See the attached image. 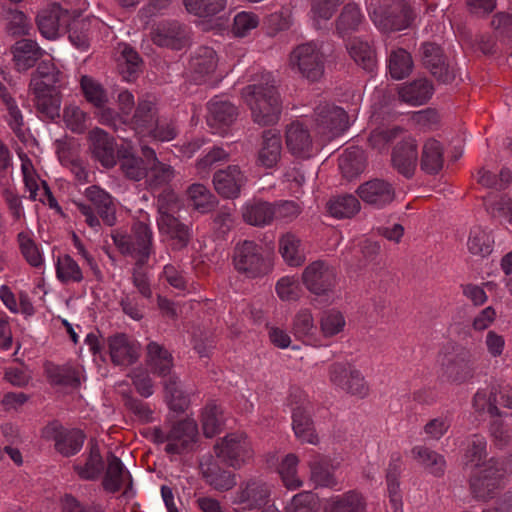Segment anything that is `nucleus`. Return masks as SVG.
Listing matches in <instances>:
<instances>
[{"instance_id": "37998d69", "label": "nucleus", "mask_w": 512, "mask_h": 512, "mask_svg": "<svg viewBox=\"0 0 512 512\" xmlns=\"http://www.w3.org/2000/svg\"><path fill=\"white\" fill-rule=\"evenodd\" d=\"M165 399L170 410L176 413H184L190 404L189 396L180 388L178 376H171L163 382Z\"/></svg>"}, {"instance_id": "f3484780", "label": "nucleus", "mask_w": 512, "mask_h": 512, "mask_svg": "<svg viewBox=\"0 0 512 512\" xmlns=\"http://www.w3.org/2000/svg\"><path fill=\"white\" fill-rule=\"evenodd\" d=\"M171 443H167L168 454H182L192 450L198 438L197 423L190 418L178 421L170 429Z\"/></svg>"}, {"instance_id": "9b49d317", "label": "nucleus", "mask_w": 512, "mask_h": 512, "mask_svg": "<svg viewBox=\"0 0 512 512\" xmlns=\"http://www.w3.org/2000/svg\"><path fill=\"white\" fill-rule=\"evenodd\" d=\"M133 238L127 239L125 236L120 238L112 234L114 243L124 252L138 257L136 266L142 267L148 261L152 247V231L148 224L137 222L132 227Z\"/></svg>"}, {"instance_id": "4be33fe9", "label": "nucleus", "mask_w": 512, "mask_h": 512, "mask_svg": "<svg viewBox=\"0 0 512 512\" xmlns=\"http://www.w3.org/2000/svg\"><path fill=\"white\" fill-rule=\"evenodd\" d=\"M109 354L115 365L130 366L138 361L141 345L125 334H118L108 339Z\"/></svg>"}, {"instance_id": "4d7b16f0", "label": "nucleus", "mask_w": 512, "mask_h": 512, "mask_svg": "<svg viewBox=\"0 0 512 512\" xmlns=\"http://www.w3.org/2000/svg\"><path fill=\"white\" fill-rule=\"evenodd\" d=\"M298 462V457L290 453L285 456L278 467L284 485L290 490L297 489L302 485V481L297 477Z\"/></svg>"}, {"instance_id": "5701e85b", "label": "nucleus", "mask_w": 512, "mask_h": 512, "mask_svg": "<svg viewBox=\"0 0 512 512\" xmlns=\"http://www.w3.org/2000/svg\"><path fill=\"white\" fill-rule=\"evenodd\" d=\"M141 153L147 161V183L154 190L165 186L174 178V169L171 165L165 164L157 158L156 152L151 147L144 145Z\"/></svg>"}, {"instance_id": "9d476101", "label": "nucleus", "mask_w": 512, "mask_h": 512, "mask_svg": "<svg viewBox=\"0 0 512 512\" xmlns=\"http://www.w3.org/2000/svg\"><path fill=\"white\" fill-rule=\"evenodd\" d=\"M313 118L320 134H331L333 137L341 135L350 125L347 112L329 102H320L314 108Z\"/></svg>"}, {"instance_id": "a19ab883", "label": "nucleus", "mask_w": 512, "mask_h": 512, "mask_svg": "<svg viewBox=\"0 0 512 512\" xmlns=\"http://www.w3.org/2000/svg\"><path fill=\"white\" fill-rule=\"evenodd\" d=\"M346 48L357 65L367 72L374 71L377 66L376 53L367 42L354 38L346 45Z\"/></svg>"}, {"instance_id": "1a4fd4ad", "label": "nucleus", "mask_w": 512, "mask_h": 512, "mask_svg": "<svg viewBox=\"0 0 512 512\" xmlns=\"http://www.w3.org/2000/svg\"><path fill=\"white\" fill-rule=\"evenodd\" d=\"M216 458L234 469H239L253 457V449L247 436L230 433L214 445Z\"/></svg>"}, {"instance_id": "13d9d810", "label": "nucleus", "mask_w": 512, "mask_h": 512, "mask_svg": "<svg viewBox=\"0 0 512 512\" xmlns=\"http://www.w3.org/2000/svg\"><path fill=\"white\" fill-rule=\"evenodd\" d=\"M188 12L199 17H211L226 6V0H183Z\"/></svg>"}, {"instance_id": "6e6d98bb", "label": "nucleus", "mask_w": 512, "mask_h": 512, "mask_svg": "<svg viewBox=\"0 0 512 512\" xmlns=\"http://www.w3.org/2000/svg\"><path fill=\"white\" fill-rule=\"evenodd\" d=\"M493 243L494 241L490 234L480 227H475L470 231L467 246L472 254L486 257L491 254Z\"/></svg>"}, {"instance_id": "6ab92c4d", "label": "nucleus", "mask_w": 512, "mask_h": 512, "mask_svg": "<svg viewBox=\"0 0 512 512\" xmlns=\"http://www.w3.org/2000/svg\"><path fill=\"white\" fill-rule=\"evenodd\" d=\"M246 181L247 179L238 165H229L225 169L216 171L213 175V185L216 192L226 199L239 197Z\"/></svg>"}, {"instance_id": "774afa93", "label": "nucleus", "mask_w": 512, "mask_h": 512, "mask_svg": "<svg viewBox=\"0 0 512 512\" xmlns=\"http://www.w3.org/2000/svg\"><path fill=\"white\" fill-rule=\"evenodd\" d=\"M495 36L501 40L512 39V14L507 12L496 13L491 21Z\"/></svg>"}, {"instance_id": "c756f323", "label": "nucleus", "mask_w": 512, "mask_h": 512, "mask_svg": "<svg viewBox=\"0 0 512 512\" xmlns=\"http://www.w3.org/2000/svg\"><path fill=\"white\" fill-rule=\"evenodd\" d=\"M119 168L125 178L131 181H141L147 178L146 157L137 156L131 148L121 147L117 152Z\"/></svg>"}, {"instance_id": "69168bd1", "label": "nucleus", "mask_w": 512, "mask_h": 512, "mask_svg": "<svg viewBox=\"0 0 512 512\" xmlns=\"http://www.w3.org/2000/svg\"><path fill=\"white\" fill-rule=\"evenodd\" d=\"M318 505L317 496L310 491H303L295 495L285 512H314Z\"/></svg>"}, {"instance_id": "a878e982", "label": "nucleus", "mask_w": 512, "mask_h": 512, "mask_svg": "<svg viewBox=\"0 0 512 512\" xmlns=\"http://www.w3.org/2000/svg\"><path fill=\"white\" fill-rule=\"evenodd\" d=\"M286 146L296 157L310 158L313 142L309 130L299 122L291 123L286 129Z\"/></svg>"}, {"instance_id": "49530a36", "label": "nucleus", "mask_w": 512, "mask_h": 512, "mask_svg": "<svg viewBox=\"0 0 512 512\" xmlns=\"http://www.w3.org/2000/svg\"><path fill=\"white\" fill-rule=\"evenodd\" d=\"M324 512H365V502L359 493L349 491L331 499L324 507Z\"/></svg>"}, {"instance_id": "603ef678", "label": "nucleus", "mask_w": 512, "mask_h": 512, "mask_svg": "<svg viewBox=\"0 0 512 512\" xmlns=\"http://www.w3.org/2000/svg\"><path fill=\"white\" fill-rule=\"evenodd\" d=\"M388 68L394 79L400 80L407 77L413 68L411 55L402 48L392 51L388 60Z\"/></svg>"}, {"instance_id": "cd10ccee", "label": "nucleus", "mask_w": 512, "mask_h": 512, "mask_svg": "<svg viewBox=\"0 0 512 512\" xmlns=\"http://www.w3.org/2000/svg\"><path fill=\"white\" fill-rule=\"evenodd\" d=\"M147 365L151 372L162 378V383L171 376H177L173 371V357L171 353L157 342L147 345Z\"/></svg>"}, {"instance_id": "6e6552de", "label": "nucleus", "mask_w": 512, "mask_h": 512, "mask_svg": "<svg viewBox=\"0 0 512 512\" xmlns=\"http://www.w3.org/2000/svg\"><path fill=\"white\" fill-rule=\"evenodd\" d=\"M423 67L440 84H451L456 78V69L449 63L443 48L435 42H423L419 47Z\"/></svg>"}, {"instance_id": "8fccbe9b", "label": "nucleus", "mask_w": 512, "mask_h": 512, "mask_svg": "<svg viewBox=\"0 0 512 512\" xmlns=\"http://www.w3.org/2000/svg\"><path fill=\"white\" fill-rule=\"evenodd\" d=\"M119 149L116 147L114 137L98 128V161L105 168H112L118 163L117 152Z\"/></svg>"}, {"instance_id": "e433bc0d", "label": "nucleus", "mask_w": 512, "mask_h": 512, "mask_svg": "<svg viewBox=\"0 0 512 512\" xmlns=\"http://www.w3.org/2000/svg\"><path fill=\"white\" fill-rule=\"evenodd\" d=\"M363 21V15L359 7L354 3L346 4L335 20V32L344 38L359 29Z\"/></svg>"}, {"instance_id": "0eeeda50", "label": "nucleus", "mask_w": 512, "mask_h": 512, "mask_svg": "<svg viewBox=\"0 0 512 512\" xmlns=\"http://www.w3.org/2000/svg\"><path fill=\"white\" fill-rule=\"evenodd\" d=\"M79 17V11L69 10L58 3H52L38 12L36 24L43 37L55 39L62 33H66L71 25H76V18Z\"/></svg>"}, {"instance_id": "412c9836", "label": "nucleus", "mask_w": 512, "mask_h": 512, "mask_svg": "<svg viewBox=\"0 0 512 512\" xmlns=\"http://www.w3.org/2000/svg\"><path fill=\"white\" fill-rule=\"evenodd\" d=\"M63 79L64 74L51 60H43L31 74L29 87L32 93L56 92L62 86Z\"/></svg>"}, {"instance_id": "58836bf2", "label": "nucleus", "mask_w": 512, "mask_h": 512, "mask_svg": "<svg viewBox=\"0 0 512 512\" xmlns=\"http://www.w3.org/2000/svg\"><path fill=\"white\" fill-rule=\"evenodd\" d=\"M216 66V53L210 47H200L189 61V69L194 74L196 82H200L205 75L214 72Z\"/></svg>"}, {"instance_id": "7c9ffc66", "label": "nucleus", "mask_w": 512, "mask_h": 512, "mask_svg": "<svg viewBox=\"0 0 512 512\" xmlns=\"http://www.w3.org/2000/svg\"><path fill=\"white\" fill-rule=\"evenodd\" d=\"M270 490L267 484L261 480L251 479L237 494V502L245 504L251 509H260L268 502Z\"/></svg>"}, {"instance_id": "de8ad7c7", "label": "nucleus", "mask_w": 512, "mask_h": 512, "mask_svg": "<svg viewBox=\"0 0 512 512\" xmlns=\"http://www.w3.org/2000/svg\"><path fill=\"white\" fill-rule=\"evenodd\" d=\"M300 246V239L292 233H286L279 239V252L288 265L300 266L304 263Z\"/></svg>"}, {"instance_id": "f257e3e1", "label": "nucleus", "mask_w": 512, "mask_h": 512, "mask_svg": "<svg viewBox=\"0 0 512 512\" xmlns=\"http://www.w3.org/2000/svg\"><path fill=\"white\" fill-rule=\"evenodd\" d=\"M242 96L256 124L270 126L279 121L282 101L276 81L271 74H264L257 83L243 88Z\"/></svg>"}, {"instance_id": "f03ea898", "label": "nucleus", "mask_w": 512, "mask_h": 512, "mask_svg": "<svg viewBox=\"0 0 512 512\" xmlns=\"http://www.w3.org/2000/svg\"><path fill=\"white\" fill-rule=\"evenodd\" d=\"M440 377L452 385L470 382L476 372L471 351L457 343H447L439 354Z\"/></svg>"}, {"instance_id": "a18cd8bd", "label": "nucleus", "mask_w": 512, "mask_h": 512, "mask_svg": "<svg viewBox=\"0 0 512 512\" xmlns=\"http://www.w3.org/2000/svg\"><path fill=\"white\" fill-rule=\"evenodd\" d=\"M360 208L358 198L352 194L339 195L327 203L328 212L335 218H351L360 211Z\"/></svg>"}, {"instance_id": "338daca9", "label": "nucleus", "mask_w": 512, "mask_h": 512, "mask_svg": "<svg viewBox=\"0 0 512 512\" xmlns=\"http://www.w3.org/2000/svg\"><path fill=\"white\" fill-rule=\"evenodd\" d=\"M18 242L26 261L33 267H40L43 258L35 242L24 232L18 234Z\"/></svg>"}, {"instance_id": "a211bd4d", "label": "nucleus", "mask_w": 512, "mask_h": 512, "mask_svg": "<svg viewBox=\"0 0 512 512\" xmlns=\"http://www.w3.org/2000/svg\"><path fill=\"white\" fill-rule=\"evenodd\" d=\"M418 160L417 142L408 137L398 142L391 154L392 167L402 176L411 179L416 170Z\"/></svg>"}, {"instance_id": "bb28decb", "label": "nucleus", "mask_w": 512, "mask_h": 512, "mask_svg": "<svg viewBox=\"0 0 512 512\" xmlns=\"http://www.w3.org/2000/svg\"><path fill=\"white\" fill-rule=\"evenodd\" d=\"M292 429L300 442L312 445L319 443L311 411L307 406L299 405L292 409Z\"/></svg>"}, {"instance_id": "aec40b11", "label": "nucleus", "mask_w": 512, "mask_h": 512, "mask_svg": "<svg viewBox=\"0 0 512 512\" xmlns=\"http://www.w3.org/2000/svg\"><path fill=\"white\" fill-rule=\"evenodd\" d=\"M199 468L206 484L217 491H229L236 485L235 474L221 468L218 459L212 455L203 457Z\"/></svg>"}, {"instance_id": "3c124183", "label": "nucleus", "mask_w": 512, "mask_h": 512, "mask_svg": "<svg viewBox=\"0 0 512 512\" xmlns=\"http://www.w3.org/2000/svg\"><path fill=\"white\" fill-rule=\"evenodd\" d=\"M201 421L205 437H214L221 431L224 424L222 409L213 402L208 403L202 412Z\"/></svg>"}, {"instance_id": "ea45409f", "label": "nucleus", "mask_w": 512, "mask_h": 512, "mask_svg": "<svg viewBox=\"0 0 512 512\" xmlns=\"http://www.w3.org/2000/svg\"><path fill=\"white\" fill-rule=\"evenodd\" d=\"M157 119L155 104L148 100H140L131 119V126L139 134H148Z\"/></svg>"}, {"instance_id": "c03bdc74", "label": "nucleus", "mask_w": 512, "mask_h": 512, "mask_svg": "<svg viewBox=\"0 0 512 512\" xmlns=\"http://www.w3.org/2000/svg\"><path fill=\"white\" fill-rule=\"evenodd\" d=\"M84 434L77 429L58 431L55 436V448L63 456H71L77 453L84 442Z\"/></svg>"}, {"instance_id": "f8f14e48", "label": "nucleus", "mask_w": 512, "mask_h": 512, "mask_svg": "<svg viewBox=\"0 0 512 512\" xmlns=\"http://www.w3.org/2000/svg\"><path fill=\"white\" fill-rule=\"evenodd\" d=\"M375 24L385 32L400 31L410 26L413 11L404 0H392L389 5L374 11Z\"/></svg>"}, {"instance_id": "864d4df0", "label": "nucleus", "mask_w": 512, "mask_h": 512, "mask_svg": "<svg viewBox=\"0 0 512 512\" xmlns=\"http://www.w3.org/2000/svg\"><path fill=\"white\" fill-rule=\"evenodd\" d=\"M312 481L319 486L333 487L336 485L334 475L330 470L329 461L320 455H315L309 461Z\"/></svg>"}, {"instance_id": "09e8293b", "label": "nucleus", "mask_w": 512, "mask_h": 512, "mask_svg": "<svg viewBox=\"0 0 512 512\" xmlns=\"http://www.w3.org/2000/svg\"><path fill=\"white\" fill-rule=\"evenodd\" d=\"M189 199L192 201L193 208L201 213L212 211L217 203V198L211 191L200 183H194L187 189Z\"/></svg>"}, {"instance_id": "b1692460", "label": "nucleus", "mask_w": 512, "mask_h": 512, "mask_svg": "<svg viewBox=\"0 0 512 512\" xmlns=\"http://www.w3.org/2000/svg\"><path fill=\"white\" fill-rule=\"evenodd\" d=\"M13 62L18 72H26L43 57L44 50L32 39L18 40L12 47Z\"/></svg>"}, {"instance_id": "39448f33", "label": "nucleus", "mask_w": 512, "mask_h": 512, "mask_svg": "<svg viewBox=\"0 0 512 512\" xmlns=\"http://www.w3.org/2000/svg\"><path fill=\"white\" fill-rule=\"evenodd\" d=\"M289 64L293 71L309 82H318L324 75L325 56L314 42L296 46L290 53Z\"/></svg>"}, {"instance_id": "79ce46f5", "label": "nucleus", "mask_w": 512, "mask_h": 512, "mask_svg": "<svg viewBox=\"0 0 512 512\" xmlns=\"http://www.w3.org/2000/svg\"><path fill=\"white\" fill-rule=\"evenodd\" d=\"M414 458L426 471L435 477H441L445 473L446 461L442 455L430 448L416 446L412 449Z\"/></svg>"}, {"instance_id": "4c0bfd02", "label": "nucleus", "mask_w": 512, "mask_h": 512, "mask_svg": "<svg viewBox=\"0 0 512 512\" xmlns=\"http://www.w3.org/2000/svg\"><path fill=\"white\" fill-rule=\"evenodd\" d=\"M143 60L130 45H124L118 58V71L126 81H134L143 71Z\"/></svg>"}, {"instance_id": "20e7f679", "label": "nucleus", "mask_w": 512, "mask_h": 512, "mask_svg": "<svg viewBox=\"0 0 512 512\" xmlns=\"http://www.w3.org/2000/svg\"><path fill=\"white\" fill-rule=\"evenodd\" d=\"M302 282L315 296L314 301L329 305L335 298L338 273L334 266L326 261L316 260L310 263L302 273Z\"/></svg>"}, {"instance_id": "e2e57ef3", "label": "nucleus", "mask_w": 512, "mask_h": 512, "mask_svg": "<svg viewBox=\"0 0 512 512\" xmlns=\"http://www.w3.org/2000/svg\"><path fill=\"white\" fill-rule=\"evenodd\" d=\"M344 326V316L336 310L324 312L320 320L321 331L325 337H332L340 333Z\"/></svg>"}, {"instance_id": "473e14b6", "label": "nucleus", "mask_w": 512, "mask_h": 512, "mask_svg": "<svg viewBox=\"0 0 512 512\" xmlns=\"http://www.w3.org/2000/svg\"><path fill=\"white\" fill-rule=\"evenodd\" d=\"M242 219L256 227L269 225L274 220L273 204L261 200L249 202L242 208Z\"/></svg>"}, {"instance_id": "7ed1b4c3", "label": "nucleus", "mask_w": 512, "mask_h": 512, "mask_svg": "<svg viewBox=\"0 0 512 512\" xmlns=\"http://www.w3.org/2000/svg\"><path fill=\"white\" fill-rule=\"evenodd\" d=\"M232 261L235 270L248 279L261 278L270 273L273 267L264 247L250 240L236 244Z\"/></svg>"}, {"instance_id": "0e129e2a", "label": "nucleus", "mask_w": 512, "mask_h": 512, "mask_svg": "<svg viewBox=\"0 0 512 512\" xmlns=\"http://www.w3.org/2000/svg\"><path fill=\"white\" fill-rule=\"evenodd\" d=\"M98 217L107 226H113L116 223V207L112 197L98 186Z\"/></svg>"}, {"instance_id": "c85d7f7f", "label": "nucleus", "mask_w": 512, "mask_h": 512, "mask_svg": "<svg viewBox=\"0 0 512 512\" xmlns=\"http://www.w3.org/2000/svg\"><path fill=\"white\" fill-rule=\"evenodd\" d=\"M282 142L280 133L268 129L262 132V141L257 154V164L264 168H273L281 158Z\"/></svg>"}, {"instance_id": "f704fd0d", "label": "nucleus", "mask_w": 512, "mask_h": 512, "mask_svg": "<svg viewBox=\"0 0 512 512\" xmlns=\"http://www.w3.org/2000/svg\"><path fill=\"white\" fill-rule=\"evenodd\" d=\"M398 93L403 102L422 105L431 98L433 85L427 78H420L402 86Z\"/></svg>"}, {"instance_id": "052dcab7", "label": "nucleus", "mask_w": 512, "mask_h": 512, "mask_svg": "<svg viewBox=\"0 0 512 512\" xmlns=\"http://www.w3.org/2000/svg\"><path fill=\"white\" fill-rule=\"evenodd\" d=\"M57 277L62 282H79L82 280L81 270L71 256L64 255L59 257L56 264Z\"/></svg>"}, {"instance_id": "bf43d9fd", "label": "nucleus", "mask_w": 512, "mask_h": 512, "mask_svg": "<svg viewBox=\"0 0 512 512\" xmlns=\"http://www.w3.org/2000/svg\"><path fill=\"white\" fill-rule=\"evenodd\" d=\"M46 373L49 380L55 385L77 387L80 385V379L76 371L68 366L48 365Z\"/></svg>"}, {"instance_id": "5fc2aeb1", "label": "nucleus", "mask_w": 512, "mask_h": 512, "mask_svg": "<svg viewBox=\"0 0 512 512\" xmlns=\"http://www.w3.org/2000/svg\"><path fill=\"white\" fill-rule=\"evenodd\" d=\"M66 127L73 133L82 134L91 124L90 116L77 105L66 106L63 110Z\"/></svg>"}, {"instance_id": "c9c22d12", "label": "nucleus", "mask_w": 512, "mask_h": 512, "mask_svg": "<svg viewBox=\"0 0 512 512\" xmlns=\"http://www.w3.org/2000/svg\"><path fill=\"white\" fill-rule=\"evenodd\" d=\"M339 168L343 176L351 180L366 168V155L363 149L352 146L339 157Z\"/></svg>"}, {"instance_id": "393cba45", "label": "nucleus", "mask_w": 512, "mask_h": 512, "mask_svg": "<svg viewBox=\"0 0 512 512\" xmlns=\"http://www.w3.org/2000/svg\"><path fill=\"white\" fill-rule=\"evenodd\" d=\"M152 41L161 47L180 50L187 42L185 28L177 21L161 22L152 32Z\"/></svg>"}, {"instance_id": "423d86ee", "label": "nucleus", "mask_w": 512, "mask_h": 512, "mask_svg": "<svg viewBox=\"0 0 512 512\" xmlns=\"http://www.w3.org/2000/svg\"><path fill=\"white\" fill-rule=\"evenodd\" d=\"M502 479V462L491 458L476 469L469 478V490L472 497L477 501H489L500 489Z\"/></svg>"}, {"instance_id": "dca6fc26", "label": "nucleus", "mask_w": 512, "mask_h": 512, "mask_svg": "<svg viewBox=\"0 0 512 512\" xmlns=\"http://www.w3.org/2000/svg\"><path fill=\"white\" fill-rule=\"evenodd\" d=\"M330 380L347 393L364 397L367 394L368 387L361 373L351 365L334 363L329 369Z\"/></svg>"}, {"instance_id": "680f3d73", "label": "nucleus", "mask_w": 512, "mask_h": 512, "mask_svg": "<svg viewBox=\"0 0 512 512\" xmlns=\"http://www.w3.org/2000/svg\"><path fill=\"white\" fill-rule=\"evenodd\" d=\"M315 330L313 316L307 309L300 310L294 317L292 331L296 338H310Z\"/></svg>"}, {"instance_id": "2f4dec72", "label": "nucleus", "mask_w": 512, "mask_h": 512, "mask_svg": "<svg viewBox=\"0 0 512 512\" xmlns=\"http://www.w3.org/2000/svg\"><path fill=\"white\" fill-rule=\"evenodd\" d=\"M444 164V148L442 144L434 139H427L422 147L420 156V168L429 175L438 174Z\"/></svg>"}, {"instance_id": "ddd939ff", "label": "nucleus", "mask_w": 512, "mask_h": 512, "mask_svg": "<svg viewBox=\"0 0 512 512\" xmlns=\"http://www.w3.org/2000/svg\"><path fill=\"white\" fill-rule=\"evenodd\" d=\"M358 197L374 208H384L391 204L396 197L394 186L380 178H374L362 183L356 190Z\"/></svg>"}, {"instance_id": "4468645a", "label": "nucleus", "mask_w": 512, "mask_h": 512, "mask_svg": "<svg viewBox=\"0 0 512 512\" xmlns=\"http://www.w3.org/2000/svg\"><path fill=\"white\" fill-rule=\"evenodd\" d=\"M107 468L102 479L103 489L108 493L118 492L125 485L123 496L129 497L133 494V480L128 470H126L120 458L112 452L107 454Z\"/></svg>"}, {"instance_id": "2eb2a0df", "label": "nucleus", "mask_w": 512, "mask_h": 512, "mask_svg": "<svg viewBox=\"0 0 512 512\" xmlns=\"http://www.w3.org/2000/svg\"><path fill=\"white\" fill-rule=\"evenodd\" d=\"M159 232L171 240V249L181 251L185 249L193 238L192 227L182 222L174 214H166L157 218Z\"/></svg>"}, {"instance_id": "72a5a7b5", "label": "nucleus", "mask_w": 512, "mask_h": 512, "mask_svg": "<svg viewBox=\"0 0 512 512\" xmlns=\"http://www.w3.org/2000/svg\"><path fill=\"white\" fill-rule=\"evenodd\" d=\"M208 112V123L211 126H229L238 116V109L234 104L217 96L208 103Z\"/></svg>"}]
</instances>
